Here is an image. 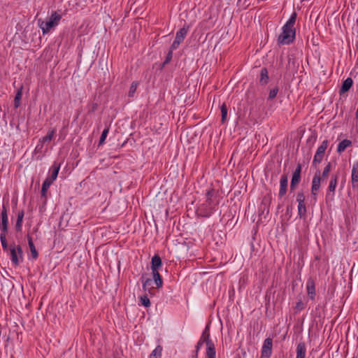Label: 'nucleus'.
<instances>
[{"instance_id":"nucleus-32","label":"nucleus","mask_w":358,"mask_h":358,"mask_svg":"<svg viewBox=\"0 0 358 358\" xmlns=\"http://www.w3.org/2000/svg\"><path fill=\"white\" fill-rule=\"evenodd\" d=\"M162 348L160 345L157 346V348L152 352L150 355V358H160L162 356Z\"/></svg>"},{"instance_id":"nucleus-33","label":"nucleus","mask_w":358,"mask_h":358,"mask_svg":"<svg viewBox=\"0 0 358 358\" xmlns=\"http://www.w3.org/2000/svg\"><path fill=\"white\" fill-rule=\"evenodd\" d=\"M329 142L327 140H324L322 141V144L318 147L316 153L320 154V155H324L325 150L327 148Z\"/></svg>"},{"instance_id":"nucleus-44","label":"nucleus","mask_w":358,"mask_h":358,"mask_svg":"<svg viewBox=\"0 0 358 358\" xmlns=\"http://www.w3.org/2000/svg\"><path fill=\"white\" fill-rule=\"evenodd\" d=\"M304 303L301 301H298L296 303V306H295V309L298 311H300L301 310H303L304 308Z\"/></svg>"},{"instance_id":"nucleus-2","label":"nucleus","mask_w":358,"mask_h":358,"mask_svg":"<svg viewBox=\"0 0 358 358\" xmlns=\"http://www.w3.org/2000/svg\"><path fill=\"white\" fill-rule=\"evenodd\" d=\"M296 19V13L294 12L286 24L282 27V32L278 38V42L279 44L288 45L294 41L296 34V30L294 28Z\"/></svg>"},{"instance_id":"nucleus-20","label":"nucleus","mask_w":358,"mask_h":358,"mask_svg":"<svg viewBox=\"0 0 358 358\" xmlns=\"http://www.w3.org/2000/svg\"><path fill=\"white\" fill-rule=\"evenodd\" d=\"M352 145V141L348 139H344L341 141L337 148V152L338 153H341L345 151V150Z\"/></svg>"},{"instance_id":"nucleus-36","label":"nucleus","mask_w":358,"mask_h":358,"mask_svg":"<svg viewBox=\"0 0 358 358\" xmlns=\"http://www.w3.org/2000/svg\"><path fill=\"white\" fill-rule=\"evenodd\" d=\"M141 302L145 307H149L150 306V301L147 295L141 296Z\"/></svg>"},{"instance_id":"nucleus-24","label":"nucleus","mask_w":358,"mask_h":358,"mask_svg":"<svg viewBox=\"0 0 358 358\" xmlns=\"http://www.w3.org/2000/svg\"><path fill=\"white\" fill-rule=\"evenodd\" d=\"M24 216V210H20L18 212L17 218L15 224V229L17 231H20L22 230V221Z\"/></svg>"},{"instance_id":"nucleus-13","label":"nucleus","mask_w":358,"mask_h":358,"mask_svg":"<svg viewBox=\"0 0 358 358\" xmlns=\"http://www.w3.org/2000/svg\"><path fill=\"white\" fill-rule=\"evenodd\" d=\"M189 25L185 24L184 26L181 29H180L179 31H178L176 32L175 39L178 40L180 42H182L185 39V38L189 31Z\"/></svg>"},{"instance_id":"nucleus-22","label":"nucleus","mask_w":358,"mask_h":358,"mask_svg":"<svg viewBox=\"0 0 358 358\" xmlns=\"http://www.w3.org/2000/svg\"><path fill=\"white\" fill-rule=\"evenodd\" d=\"M268 79L269 78L267 69L266 68L262 69L260 72L259 83L264 85L268 83Z\"/></svg>"},{"instance_id":"nucleus-42","label":"nucleus","mask_w":358,"mask_h":358,"mask_svg":"<svg viewBox=\"0 0 358 358\" xmlns=\"http://www.w3.org/2000/svg\"><path fill=\"white\" fill-rule=\"evenodd\" d=\"M172 57H173V51L169 50V52L166 55V59L164 62V65L169 64L171 62Z\"/></svg>"},{"instance_id":"nucleus-18","label":"nucleus","mask_w":358,"mask_h":358,"mask_svg":"<svg viewBox=\"0 0 358 358\" xmlns=\"http://www.w3.org/2000/svg\"><path fill=\"white\" fill-rule=\"evenodd\" d=\"M206 356L207 358H215V348L213 341H208L206 345Z\"/></svg>"},{"instance_id":"nucleus-46","label":"nucleus","mask_w":358,"mask_h":358,"mask_svg":"<svg viewBox=\"0 0 358 358\" xmlns=\"http://www.w3.org/2000/svg\"><path fill=\"white\" fill-rule=\"evenodd\" d=\"M96 108H97V104L96 103H93L92 109H91V112L95 111L96 110Z\"/></svg>"},{"instance_id":"nucleus-40","label":"nucleus","mask_w":358,"mask_h":358,"mask_svg":"<svg viewBox=\"0 0 358 358\" xmlns=\"http://www.w3.org/2000/svg\"><path fill=\"white\" fill-rule=\"evenodd\" d=\"M278 92V87H275V88L271 90L270 92H269V94H268V99H274L276 96Z\"/></svg>"},{"instance_id":"nucleus-8","label":"nucleus","mask_w":358,"mask_h":358,"mask_svg":"<svg viewBox=\"0 0 358 358\" xmlns=\"http://www.w3.org/2000/svg\"><path fill=\"white\" fill-rule=\"evenodd\" d=\"M273 340L271 338H267L264 340L261 358H270L272 354Z\"/></svg>"},{"instance_id":"nucleus-23","label":"nucleus","mask_w":358,"mask_h":358,"mask_svg":"<svg viewBox=\"0 0 358 358\" xmlns=\"http://www.w3.org/2000/svg\"><path fill=\"white\" fill-rule=\"evenodd\" d=\"M152 274L153 276L154 282L157 288H160L162 287L163 281L162 278L159 273V271H152Z\"/></svg>"},{"instance_id":"nucleus-21","label":"nucleus","mask_w":358,"mask_h":358,"mask_svg":"<svg viewBox=\"0 0 358 358\" xmlns=\"http://www.w3.org/2000/svg\"><path fill=\"white\" fill-rule=\"evenodd\" d=\"M338 178V174H335L331 176V178L330 180L329 187H328L329 192L334 193L336 187L337 186Z\"/></svg>"},{"instance_id":"nucleus-14","label":"nucleus","mask_w":358,"mask_h":358,"mask_svg":"<svg viewBox=\"0 0 358 358\" xmlns=\"http://www.w3.org/2000/svg\"><path fill=\"white\" fill-rule=\"evenodd\" d=\"M353 85V80L351 78H346L343 83L339 90V94L341 95L350 90Z\"/></svg>"},{"instance_id":"nucleus-17","label":"nucleus","mask_w":358,"mask_h":358,"mask_svg":"<svg viewBox=\"0 0 358 358\" xmlns=\"http://www.w3.org/2000/svg\"><path fill=\"white\" fill-rule=\"evenodd\" d=\"M60 169V164L57 162H54L52 166H51V176L50 177H48L47 178L53 182L55 180H56L59 171Z\"/></svg>"},{"instance_id":"nucleus-4","label":"nucleus","mask_w":358,"mask_h":358,"mask_svg":"<svg viewBox=\"0 0 358 358\" xmlns=\"http://www.w3.org/2000/svg\"><path fill=\"white\" fill-rule=\"evenodd\" d=\"M8 219L7 210L5 206H3L2 210L1 213V224H0V229L1 231L0 234V241L1 243V245L3 250L4 251H8V245L6 241V233L8 231Z\"/></svg>"},{"instance_id":"nucleus-43","label":"nucleus","mask_w":358,"mask_h":358,"mask_svg":"<svg viewBox=\"0 0 358 358\" xmlns=\"http://www.w3.org/2000/svg\"><path fill=\"white\" fill-rule=\"evenodd\" d=\"M181 42L178 41V40L175 39L173 42L172 45L170 47V50H174L178 48Z\"/></svg>"},{"instance_id":"nucleus-16","label":"nucleus","mask_w":358,"mask_h":358,"mask_svg":"<svg viewBox=\"0 0 358 358\" xmlns=\"http://www.w3.org/2000/svg\"><path fill=\"white\" fill-rule=\"evenodd\" d=\"M296 358H305L306 357V345L304 342H299L296 346Z\"/></svg>"},{"instance_id":"nucleus-11","label":"nucleus","mask_w":358,"mask_h":358,"mask_svg":"<svg viewBox=\"0 0 358 358\" xmlns=\"http://www.w3.org/2000/svg\"><path fill=\"white\" fill-rule=\"evenodd\" d=\"M351 180L352 187H358V162H356L352 165Z\"/></svg>"},{"instance_id":"nucleus-28","label":"nucleus","mask_w":358,"mask_h":358,"mask_svg":"<svg viewBox=\"0 0 358 358\" xmlns=\"http://www.w3.org/2000/svg\"><path fill=\"white\" fill-rule=\"evenodd\" d=\"M53 182H52L51 180H50L49 179L46 178L43 182V185H42V187H41V196H43L45 197L46 196V192H47V190L48 189V188L50 187V186L51 185V184Z\"/></svg>"},{"instance_id":"nucleus-5","label":"nucleus","mask_w":358,"mask_h":358,"mask_svg":"<svg viewBox=\"0 0 358 358\" xmlns=\"http://www.w3.org/2000/svg\"><path fill=\"white\" fill-rule=\"evenodd\" d=\"M12 264L18 266L23 259V252L20 245L11 244L9 247Z\"/></svg>"},{"instance_id":"nucleus-39","label":"nucleus","mask_w":358,"mask_h":358,"mask_svg":"<svg viewBox=\"0 0 358 358\" xmlns=\"http://www.w3.org/2000/svg\"><path fill=\"white\" fill-rule=\"evenodd\" d=\"M137 83H133L131 86H130V88H129V96H134V93L136 92V89H137Z\"/></svg>"},{"instance_id":"nucleus-45","label":"nucleus","mask_w":358,"mask_h":358,"mask_svg":"<svg viewBox=\"0 0 358 358\" xmlns=\"http://www.w3.org/2000/svg\"><path fill=\"white\" fill-rule=\"evenodd\" d=\"M205 342H203V340H201L199 339V342L197 343L196 344V350L198 351L201 348V346L203 345V344Z\"/></svg>"},{"instance_id":"nucleus-26","label":"nucleus","mask_w":358,"mask_h":358,"mask_svg":"<svg viewBox=\"0 0 358 358\" xmlns=\"http://www.w3.org/2000/svg\"><path fill=\"white\" fill-rule=\"evenodd\" d=\"M271 202V197L270 194L265 196L262 201L261 207L264 210H266L267 213H268V206H270Z\"/></svg>"},{"instance_id":"nucleus-38","label":"nucleus","mask_w":358,"mask_h":358,"mask_svg":"<svg viewBox=\"0 0 358 358\" xmlns=\"http://www.w3.org/2000/svg\"><path fill=\"white\" fill-rule=\"evenodd\" d=\"M305 195L302 191L297 192L296 194V201L298 203H303L305 201Z\"/></svg>"},{"instance_id":"nucleus-7","label":"nucleus","mask_w":358,"mask_h":358,"mask_svg":"<svg viewBox=\"0 0 358 358\" xmlns=\"http://www.w3.org/2000/svg\"><path fill=\"white\" fill-rule=\"evenodd\" d=\"M302 169V165L299 163L296 166V169L292 173V177L290 182V190L294 191L296 186L299 185L301 180V173Z\"/></svg>"},{"instance_id":"nucleus-37","label":"nucleus","mask_w":358,"mask_h":358,"mask_svg":"<svg viewBox=\"0 0 358 358\" xmlns=\"http://www.w3.org/2000/svg\"><path fill=\"white\" fill-rule=\"evenodd\" d=\"M108 131H109L108 127L103 129V131H102V134L101 135L100 139H99V145H101L103 143V142L108 135Z\"/></svg>"},{"instance_id":"nucleus-3","label":"nucleus","mask_w":358,"mask_h":358,"mask_svg":"<svg viewBox=\"0 0 358 358\" xmlns=\"http://www.w3.org/2000/svg\"><path fill=\"white\" fill-rule=\"evenodd\" d=\"M66 9H57V10L52 11L48 20L45 21L41 18L38 19L37 22L39 27L42 29L43 34L48 33L52 28L57 26L62 15L66 14Z\"/></svg>"},{"instance_id":"nucleus-15","label":"nucleus","mask_w":358,"mask_h":358,"mask_svg":"<svg viewBox=\"0 0 358 358\" xmlns=\"http://www.w3.org/2000/svg\"><path fill=\"white\" fill-rule=\"evenodd\" d=\"M162 266V259L161 257L155 255L154 257H152L151 260V270L152 271H158L159 267Z\"/></svg>"},{"instance_id":"nucleus-1","label":"nucleus","mask_w":358,"mask_h":358,"mask_svg":"<svg viewBox=\"0 0 358 358\" xmlns=\"http://www.w3.org/2000/svg\"><path fill=\"white\" fill-rule=\"evenodd\" d=\"M218 205L217 192L214 189H210L206 192V201L198 206L196 213L198 216L209 217L216 210Z\"/></svg>"},{"instance_id":"nucleus-12","label":"nucleus","mask_w":358,"mask_h":358,"mask_svg":"<svg viewBox=\"0 0 358 358\" xmlns=\"http://www.w3.org/2000/svg\"><path fill=\"white\" fill-rule=\"evenodd\" d=\"M306 288L308 296L310 299L313 300L315 296V282L311 278H310L307 281Z\"/></svg>"},{"instance_id":"nucleus-30","label":"nucleus","mask_w":358,"mask_h":358,"mask_svg":"<svg viewBox=\"0 0 358 358\" xmlns=\"http://www.w3.org/2000/svg\"><path fill=\"white\" fill-rule=\"evenodd\" d=\"M22 96V87L17 90L14 99V106L15 108H18L20 104V100Z\"/></svg>"},{"instance_id":"nucleus-34","label":"nucleus","mask_w":358,"mask_h":358,"mask_svg":"<svg viewBox=\"0 0 358 358\" xmlns=\"http://www.w3.org/2000/svg\"><path fill=\"white\" fill-rule=\"evenodd\" d=\"M331 169V162H328L327 164L326 165V166L324 168V170L321 175L322 179H325L326 178H327Z\"/></svg>"},{"instance_id":"nucleus-31","label":"nucleus","mask_w":358,"mask_h":358,"mask_svg":"<svg viewBox=\"0 0 358 358\" xmlns=\"http://www.w3.org/2000/svg\"><path fill=\"white\" fill-rule=\"evenodd\" d=\"M220 110H221V115H222L221 122H222V123H224L227 120V105L225 103H223L221 105Z\"/></svg>"},{"instance_id":"nucleus-19","label":"nucleus","mask_w":358,"mask_h":358,"mask_svg":"<svg viewBox=\"0 0 358 358\" xmlns=\"http://www.w3.org/2000/svg\"><path fill=\"white\" fill-rule=\"evenodd\" d=\"M147 275L146 273H144L141 275V280L143 283V289L144 291H147L150 288L152 287V280L150 278H145V276Z\"/></svg>"},{"instance_id":"nucleus-35","label":"nucleus","mask_w":358,"mask_h":358,"mask_svg":"<svg viewBox=\"0 0 358 358\" xmlns=\"http://www.w3.org/2000/svg\"><path fill=\"white\" fill-rule=\"evenodd\" d=\"M324 155H320L318 153H315L313 161V166L315 167H317V164L321 163V162L323 159Z\"/></svg>"},{"instance_id":"nucleus-27","label":"nucleus","mask_w":358,"mask_h":358,"mask_svg":"<svg viewBox=\"0 0 358 358\" xmlns=\"http://www.w3.org/2000/svg\"><path fill=\"white\" fill-rule=\"evenodd\" d=\"M306 207L305 205V201L303 203H298V215L300 218H306Z\"/></svg>"},{"instance_id":"nucleus-10","label":"nucleus","mask_w":358,"mask_h":358,"mask_svg":"<svg viewBox=\"0 0 358 358\" xmlns=\"http://www.w3.org/2000/svg\"><path fill=\"white\" fill-rule=\"evenodd\" d=\"M55 131H56L55 129H50L48 131L46 136L41 138L39 139L40 144H38L36 146V150H40L41 149H42L43 143H46L48 141H50L53 138Z\"/></svg>"},{"instance_id":"nucleus-6","label":"nucleus","mask_w":358,"mask_h":358,"mask_svg":"<svg viewBox=\"0 0 358 358\" xmlns=\"http://www.w3.org/2000/svg\"><path fill=\"white\" fill-rule=\"evenodd\" d=\"M321 180L322 178L320 171H317L313 178L311 185V194L315 200H316V196L321 185Z\"/></svg>"},{"instance_id":"nucleus-25","label":"nucleus","mask_w":358,"mask_h":358,"mask_svg":"<svg viewBox=\"0 0 358 358\" xmlns=\"http://www.w3.org/2000/svg\"><path fill=\"white\" fill-rule=\"evenodd\" d=\"M28 244L31 250V256L34 259H36L38 257V252L35 248V245L33 243L32 238L30 236H27Z\"/></svg>"},{"instance_id":"nucleus-29","label":"nucleus","mask_w":358,"mask_h":358,"mask_svg":"<svg viewBox=\"0 0 358 358\" xmlns=\"http://www.w3.org/2000/svg\"><path fill=\"white\" fill-rule=\"evenodd\" d=\"M201 340H203V342L206 343V345H208V341H213L211 339H210V331H209V326L207 325L203 330L202 335L200 338Z\"/></svg>"},{"instance_id":"nucleus-9","label":"nucleus","mask_w":358,"mask_h":358,"mask_svg":"<svg viewBox=\"0 0 358 358\" xmlns=\"http://www.w3.org/2000/svg\"><path fill=\"white\" fill-rule=\"evenodd\" d=\"M288 185V176L287 174H282L280 180V189L278 192V196L282 198L284 196L287 191Z\"/></svg>"},{"instance_id":"nucleus-41","label":"nucleus","mask_w":358,"mask_h":358,"mask_svg":"<svg viewBox=\"0 0 358 358\" xmlns=\"http://www.w3.org/2000/svg\"><path fill=\"white\" fill-rule=\"evenodd\" d=\"M247 1H237L236 6L238 7V10H241L243 9H245L249 6V4L246 5Z\"/></svg>"}]
</instances>
